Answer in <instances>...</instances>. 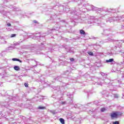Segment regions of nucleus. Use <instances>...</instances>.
I'll use <instances>...</instances> for the list:
<instances>
[{"label": "nucleus", "instance_id": "1", "mask_svg": "<svg viewBox=\"0 0 124 124\" xmlns=\"http://www.w3.org/2000/svg\"><path fill=\"white\" fill-rule=\"evenodd\" d=\"M83 7H86V9H87V10H89V11H91L92 10H93L94 11H100L101 10H102V9H99V8L95 7L93 5H90V4H88V3L83 4Z\"/></svg>", "mask_w": 124, "mask_h": 124}, {"label": "nucleus", "instance_id": "2", "mask_svg": "<svg viewBox=\"0 0 124 124\" xmlns=\"http://www.w3.org/2000/svg\"><path fill=\"white\" fill-rule=\"evenodd\" d=\"M57 15H52L50 16V20H53L55 21L57 25H65V22L64 21H61V18L58 17Z\"/></svg>", "mask_w": 124, "mask_h": 124}, {"label": "nucleus", "instance_id": "3", "mask_svg": "<svg viewBox=\"0 0 124 124\" xmlns=\"http://www.w3.org/2000/svg\"><path fill=\"white\" fill-rule=\"evenodd\" d=\"M82 11H83V10H82V9L80 8V7H79V6H78V7H77L75 10L73 9L71 12V14H72L73 15H79V14H80L81 12H82Z\"/></svg>", "mask_w": 124, "mask_h": 124}, {"label": "nucleus", "instance_id": "4", "mask_svg": "<svg viewBox=\"0 0 124 124\" xmlns=\"http://www.w3.org/2000/svg\"><path fill=\"white\" fill-rule=\"evenodd\" d=\"M122 115V113L116 112H114L111 114V120H114V119H117L118 118V116Z\"/></svg>", "mask_w": 124, "mask_h": 124}, {"label": "nucleus", "instance_id": "5", "mask_svg": "<svg viewBox=\"0 0 124 124\" xmlns=\"http://www.w3.org/2000/svg\"><path fill=\"white\" fill-rule=\"evenodd\" d=\"M43 39V40H44L45 39V38H44V36H41V35H40V33H37L35 35V38L34 39Z\"/></svg>", "mask_w": 124, "mask_h": 124}, {"label": "nucleus", "instance_id": "6", "mask_svg": "<svg viewBox=\"0 0 124 124\" xmlns=\"http://www.w3.org/2000/svg\"><path fill=\"white\" fill-rule=\"evenodd\" d=\"M101 75H102V78H99L98 81H97V84H98V85H102L103 82H101L100 80H102L101 78H104V76H105V74L104 73H101Z\"/></svg>", "mask_w": 124, "mask_h": 124}, {"label": "nucleus", "instance_id": "7", "mask_svg": "<svg viewBox=\"0 0 124 124\" xmlns=\"http://www.w3.org/2000/svg\"><path fill=\"white\" fill-rule=\"evenodd\" d=\"M101 80L103 81V82H102V84H103V83H104V81L106 83V84H109V83H110V82H111V80L109 79L108 78H101Z\"/></svg>", "mask_w": 124, "mask_h": 124}, {"label": "nucleus", "instance_id": "8", "mask_svg": "<svg viewBox=\"0 0 124 124\" xmlns=\"http://www.w3.org/2000/svg\"><path fill=\"white\" fill-rule=\"evenodd\" d=\"M106 62H112V64H115V63H116V62L114 61V59L113 58L109 59V60H107L106 61Z\"/></svg>", "mask_w": 124, "mask_h": 124}, {"label": "nucleus", "instance_id": "9", "mask_svg": "<svg viewBox=\"0 0 124 124\" xmlns=\"http://www.w3.org/2000/svg\"><path fill=\"white\" fill-rule=\"evenodd\" d=\"M70 8L69 6H66L63 8V11L65 13H67L68 12H69L70 11Z\"/></svg>", "mask_w": 124, "mask_h": 124}, {"label": "nucleus", "instance_id": "10", "mask_svg": "<svg viewBox=\"0 0 124 124\" xmlns=\"http://www.w3.org/2000/svg\"><path fill=\"white\" fill-rule=\"evenodd\" d=\"M93 22H91L92 23H93V25H96L95 24H99V22H98V19L95 18L94 17H93Z\"/></svg>", "mask_w": 124, "mask_h": 124}, {"label": "nucleus", "instance_id": "11", "mask_svg": "<svg viewBox=\"0 0 124 124\" xmlns=\"http://www.w3.org/2000/svg\"><path fill=\"white\" fill-rule=\"evenodd\" d=\"M67 95L69 97V98H71V103H72V102H73V101H72V99H73V94L67 93Z\"/></svg>", "mask_w": 124, "mask_h": 124}, {"label": "nucleus", "instance_id": "12", "mask_svg": "<svg viewBox=\"0 0 124 124\" xmlns=\"http://www.w3.org/2000/svg\"><path fill=\"white\" fill-rule=\"evenodd\" d=\"M60 26H57V25H56V26H54L53 29H52V31H59V30H60Z\"/></svg>", "mask_w": 124, "mask_h": 124}, {"label": "nucleus", "instance_id": "13", "mask_svg": "<svg viewBox=\"0 0 124 124\" xmlns=\"http://www.w3.org/2000/svg\"><path fill=\"white\" fill-rule=\"evenodd\" d=\"M63 78L62 77H58L57 78H54V80L55 81H59V82H62V79Z\"/></svg>", "mask_w": 124, "mask_h": 124}, {"label": "nucleus", "instance_id": "14", "mask_svg": "<svg viewBox=\"0 0 124 124\" xmlns=\"http://www.w3.org/2000/svg\"><path fill=\"white\" fill-rule=\"evenodd\" d=\"M79 32H80V34L83 35H86V34H87L86 32H85V31H84L83 30H80L79 31Z\"/></svg>", "mask_w": 124, "mask_h": 124}, {"label": "nucleus", "instance_id": "15", "mask_svg": "<svg viewBox=\"0 0 124 124\" xmlns=\"http://www.w3.org/2000/svg\"><path fill=\"white\" fill-rule=\"evenodd\" d=\"M14 69H15V70H16V71H19L20 70V67H19V66H14Z\"/></svg>", "mask_w": 124, "mask_h": 124}, {"label": "nucleus", "instance_id": "16", "mask_svg": "<svg viewBox=\"0 0 124 124\" xmlns=\"http://www.w3.org/2000/svg\"><path fill=\"white\" fill-rule=\"evenodd\" d=\"M12 61H13L14 62H22V61L17 58H13Z\"/></svg>", "mask_w": 124, "mask_h": 124}, {"label": "nucleus", "instance_id": "17", "mask_svg": "<svg viewBox=\"0 0 124 124\" xmlns=\"http://www.w3.org/2000/svg\"><path fill=\"white\" fill-rule=\"evenodd\" d=\"M104 34H105V35H109V31H108V30H106L104 31Z\"/></svg>", "mask_w": 124, "mask_h": 124}, {"label": "nucleus", "instance_id": "18", "mask_svg": "<svg viewBox=\"0 0 124 124\" xmlns=\"http://www.w3.org/2000/svg\"><path fill=\"white\" fill-rule=\"evenodd\" d=\"M82 106L79 104H75V105L74 106V107L75 108H80V107H81Z\"/></svg>", "mask_w": 124, "mask_h": 124}, {"label": "nucleus", "instance_id": "19", "mask_svg": "<svg viewBox=\"0 0 124 124\" xmlns=\"http://www.w3.org/2000/svg\"><path fill=\"white\" fill-rule=\"evenodd\" d=\"M38 109H40V110H43L44 109H46V107L40 106L38 107Z\"/></svg>", "mask_w": 124, "mask_h": 124}, {"label": "nucleus", "instance_id": "20", "mask_svg": "<svg viewBox=\"0 0 124 124\" xmlns=\"http://www.w3.org/2000/svg\"><path fill=\"white\" fill-rule=\"evenodd\" d=\"M13 99L15 101H17L19 100V97L18 96H16V97H13Z\"/></svg>", "mask_w": 124, "mask_h": 124}, {"label": "nucleus", "instance_id": "21", "mask_svg": "<svg viewBox=\"0 0 124 124\" xmlns=\"http://www.w3.org/2000/svg\"><path fill=\"white\" fill-rule=\"evenodd\" d=\"M1 44H6V41L5 39H2L1 41Z\"/></svg>", "mask_w": 124, "mask_h": 124}, {"label": "nucleus", "instance_id": "22", "mask_svg": "<svg viewBox=\"0 0 124 124\" xmlns=\"http://www.w3.org/2000/svg\"><path fill=\"white\" fill-rule=\"evenodd\" d=\"M34 99H36V101H38V100H39V99H41V96H39L38 97H35L34 98Z\"/></svg>", "mask_w": 124, "mask_h": 124}, {"label": "nucleus", "instance_id": "23", "mask_svg": "<svg viewBox=\"0 0 124 124\" xmlns=\"http://www.w3.org/2000/svg\"><path fill=\"white\" fill-rule=\"evenodd\" d=\"M60 121L62 124H64V119L62 118H60Z\"/></svg>", "mask_w": 124, "mask_h": 124}, {"label": "nucleus", "instance_id": "24", "mask_svg": "<svg viewBox=\"0 0 124 124\" xmlns=\"http://www.w3.org/2000/svg\"><path fill=\"white\" fill-rule=\"evenodd\" d=\"M87 53L90 56H93V52L88 51Z\"/></svg>", "mask_w": 124, "mask_h": 124}, {"label": "nucleus", "instance_id": "25", "mask_svg": "<svg viewBox=\"0 0 124 124\" xmlns=\"http://www.w3.org/2000/svg\"><path fill=\"white\" fill-rule=\"evenodd\" d=\"M4 107H5V108H9V104H7V105H5V104H3Z\"/></svg>", "mask_w": 124, "mask_h": 124}, {"label": "nucleus", "instance_id": "26", "mask_svg": "<svg viewBox=\"0 0 124 124\" xmlns=\"http://www.w3.org/2000/svg\"><path fill=\"white\" fill-rule=\"evenodd\" d=\"M50 113H52L53 115H55L56 114V111L55 110H50Z\"/></svg>", "mask_w": 124, "mask_h": 124}, {"label": "nucleus", "instance_id": "27", "mask_svg": "<svg viewBox=\"0 0 124 124\" xmlns=\"http://www.w3.org/2000/svg\"><path fill=\"white\" fill-rule=\"evenodd\" d=\"M24 86L26 88H28L29 87V83H24Z\"/></svg>", "mask_w": 124, "mask_h": 124}, {"label": "nucleus", "instance_id": "28", "mask_svg": "<svg viewBox=\"0 0 124 124\" xmlns=\"http://www.w3.org/2000/svg\"><path fill=\"white\" fill-rule=\"evenodd\" d=\"M113 124H120V122L119 121L113 122Z\"/></svg>", "mask_w": 124, "mask_h": 124}, {"label": "nucleus", "instance_id": "29", "mask_svg": "<svg viewBox=\"0 0 124 124\" xmlns=\"http://www.w3.org/2000/svg\"><path fill=\"white\" fill-rule=\"evenodd\" d=\"M106 109L104 108H101V112H104L105 111H106Z\"/></svg>", "mask_w": 124, "mask_h": 124}, {"label": "nucleus", "instance_id": "30", "mask_svg": "<svg viewBox=\"0 0 124 124\" xmlns=\"http://www.w3.org/2000/svg\"><path fill=\"white\" fill-rule=\"evenodd\" d=\"M16 34H11V37H15V36H16Z\"/></svg>", "mask_w": 124, "mask_h": 124}, {"label": "nucleus", "instance_id": "31", "mask_svg": "<svg viewBox=\"0 0 124 124\" xmlns=\"http://www.w3.org/2000/svg\"><path fill=\"white\" fill-rule=\"evenodd\" d=\"M34 62H36V65L33 66V67H34L35 66H37V64L38 63V62L35 60H34Z\"/></svg>", "mask_w": 124, "mask_h": 124}, {"label": "nucleus", "instance_id": "32", "mask_svg": "<svg viewBox=\"0 0 124 124\" xmlns=\"http://www.w3.org/2000/svg\"><path fill=\"white\" fill-rule=\"evenodd\" d=\"M114 97L118 98V97H119V95H118L117 94H114Z\"/></svg>", "mask_w": 124, "mask_h": 124}, {"label": "nucleus", "instance_id": "33", "mask_svg": "<svg viewBox=\"0 0 124 124\" xmlns=\"http://www.w3.org/2000/svg\"><path fill=\"white\" fill-rule=\"evenodd\" d=\"M108 12H113V9L108 10Z\"/></svg>", "mask_w": 124, "mask_h": 124}, {"label": "nucleus", "instance_id": "34", "mask_svg": "<svg viewBox=\"0 0 124 124\" xmlns=\"http://www.w3.org/2000/svg\"><path fill=\"white\" fill-rule=\"evenodd\" d=\"M3 53H4V51H2L1 52V53H0V57H3V55H2V54H3Z\"/></svg>", "mask_w": 124, "mask_h": 124}, {"label": "nucleus", "instance_id": "35", "mask_svg": "<svg viewBox=\"0 0 124 124\" xmlns=\"http://www.w3.org/2000/svg\"><path fill=\"white\" fill-rule=\"evenodd\" d=\"M7 26L8 27H11V24H10V23H8V24H7Z\"/></svg>", "mask_w": 124, "mask_h": 124}, {"label": "nucleus", "instance_id": "36", "mask_svg": "<svg viewBox=\"0 0 124 124\" xmlns=\"http://www.w3.org/2000/svg\"><path fill=\"white\" fill-rule=\"evenodd\" d=\"M70 60L71 62H74V59L73 58H70Z\"/></svg>", "mask_w": 124, "mask_h": 124}, {"label": "nucleus", "instance_id": "37", "mask_svg": "<svg viewBox=\"0 0 124 124\" xmlns=\"http://www.w3.org/2000/svg\"><path fill=\"white\" fill-rule=\"evenodd\" d=\"M53 89H54V90H59L60 88H58V89H57V88H56L55 87H54L53 88Z\"/></svg>", "mask_w": 124, "mask_h": 124}, {"label": "nucleus", "instance_id": "38", "mask_svg": "<svg viewBox=\"0 0 124 124\" xmlns=\"http://www.w3.org/2000/svg\"><path fill=\"white\" fill-rule=\"evenodd\" d=\"M65 103H66V102H62V105H63L64 104H65Z\"/></svg>", "mask_w": 124, "mask_h": 124}, {"label": "nucleus", "instance_id": "39", "mask_svg": "<svg viewBox=\"0 0 124 124\" xmlns=\"http://www.w3.org/2000/svg\"><path fill=\"white\" fill-rule=\"evenodd\" d=\"M49 51H50V52H53V51H54V50H53V49L51 48V49H49Z\"/></svg>", "mask_w": 124, "mask_h": 124}, {"label": "nucleus", "instance_id": "40", "mask_svg": "<svg viewBox=\"0 0 124 124\" xmlns=\"http://www.w3.org/2000/svg\"><path fill=\"white\" fill-rule=\"evenodd\" d=\"M78 0V2H82V1H83V0Z\"/></svg>", "mask_w": 124, "mask_h": 124}, {"label": "nucleus", "instance_id": "41", "mask_svg": "<svg viewBox=\"0 0 124 124\" xmlns=\"http://www.w3.org/2000/svg\"><path fill=\"white\" fill-rule=\"evenodd\" d=\"M33 23H35V24H37V21L36 20H33Z\"/></svg>", "mask_w": 124, "mask_h": 124}, {"label": "nucleus", "instance_id": "42", "mask_svg": "<svg viewBox=\"0 0 124 124\" xmlns=\"http://www.w3.org/2000/svg\"><path fill=\"white\" fill-rule=\"evenodd\" d=\"M120 42H121L122 43H124V40H120Z\"/></svg>", "mask_w": 124, "mask_h": 124}, {"label": "nucleus", "instance_id": "43", "mask_svg": "<svg viewBox=\"0 0 124 124\" xmlns=\"http://www.w3.org/2000/svg\"><path fill=\"white\" fill-rule=\"evenodd\" d=\"M108 41H112L113 40H112V39L109 38V39H108Z\"/></svg>", "mask_w": 124, "mask_h": 124}, {"label": "nucleus", "instance_id": "44", "mask_svg": "<svg viewBox=\"0 0 124 124\" xmlns=\"http://www.w3.org/2000/svg\"><path fill=\"white\" fill-rule=\"evenodd\" d=\"M13 9H15V7H13Z\"/></svg>", "mask_w": 124, "mask_h": 124}, {"label": "nucleus", "instance_id": "45", "mask_svg": "<svg viewBox=\"0 0 124 124\" xmlns=\"http://www.w3.org/2000/svg\"><path fill=\"white\" fill-rule=\"evenodd\" d=\"M7 30H8V31H10V30L9 29V28H8V29H7V28H6Z\"/></svg>", "mask_w": 124, "mask_h": 124}, {"label": "nucleus", "instance_id": "46", "mask_svg": "<svg viewBox=\"0 0 124 124\" xmlns=\"http://www.w3.org/2000/svg\"><path fill=\"white\" fill-rule=\"evenodd\" d=\"M81 6H82V5H81L79 6L80 7H81Z\"/></svg>", "mask_w": 124, "mask_h": 124}, {"label": "nucleus", "instance_id": "47", "mask_svg": "<svg viewBox=\"0 0 124 124\" xmlns=\"http://www.w3.org/2000/svg\"><path fill=\"white\" fill-rule=\"evenodd\" d=\"M89 104H91V103H88L87 105L89 106Z\"/></svg>", "mask_w": 124, "mask_h": 124}, {"label": "nucleus", "instance_id": "48", "mask_svg": "<svg viewBox=\"0 0 124 124\" xmlns=\"http://www.w3.org/2000/svg\"><path fill=\"white\" fill-rule=\"evenodd\" d=\"M41 45H44V44H42H42H41Z\"/></svg>", "mask_w": 124, "mask_h": 124}, {"label": "nucleus", "instance_id": "49", "mask_svg": "<svg viewBox=\"0 0 124 124\" xmlns=\"http://www.w3.org/2000/svg\"><path fill=\"white\" fill-rule=\"evenodd\" d=\"M107 22H109V20H107Z\"/></svg>", "mask_w": 124, "mask_h": 124}, {"label": "nucleus", "instance_id": "50", "mask_svg": "<svg viewBox=\"0 0 124 124\" xmlns=\"http://www.w3.org/2000/svg\"><path fill=\"white\" fill-rule=\"evenodd\" d=\"M31 61H33V59H31Z\"/></svg>", "mask_w": 124, "mask_h": 124}, {"label": "nucleus", "instance_id": "51", "mask_svg": "<svg viewBox=\"0 0 124 124\" xmlns=\"http://www.w3.org/2000/svg\"><path fill=\"white\" fill-rule=\"evenodd\" d=\"M38 99H39V100H40H40H41V99H39V98H38Z\"/></svg>", "mask_w": 124, "mask_h": 124}, {"label": "nucleus", "instance_id": "52", "mask_svg": "<svg viewBox=\"0 0 124 124\" xmlns=\"http://www.w3.org/2000/svg\"><path fill=\"white\" fill-rule=\"evenodd\" d=\"M20 42H22V41L20 40Z\"/></svg>", "mask_w": 124, "mask_h": 124}, {"label": "nucleus", "instance_id": "53", "mask_svg": "<svg viewBox=\"0 0 124 124\" xmlns=\"http://www.w3.org/2000/svg\"><path fill=\"white\" fill-rule=\"evenodd\" d=\"M37 82H38V81L36 80Z\"/></svg>", "mask_w": 124, "mask_h": 124}, {"label": "nucleus", "instance_id": "54", "mask_svg": "<svg viewBox=\"0 0 124 124\" xmlns=\"http://www.w3.org/2000/svg\"><path fill=\"white\" fill-rule=\"evenodd\" d=\"M30 15L32 14H30Z\"/></svg>", "mask_w": 124, "mask_h": 124}]
</instances>
